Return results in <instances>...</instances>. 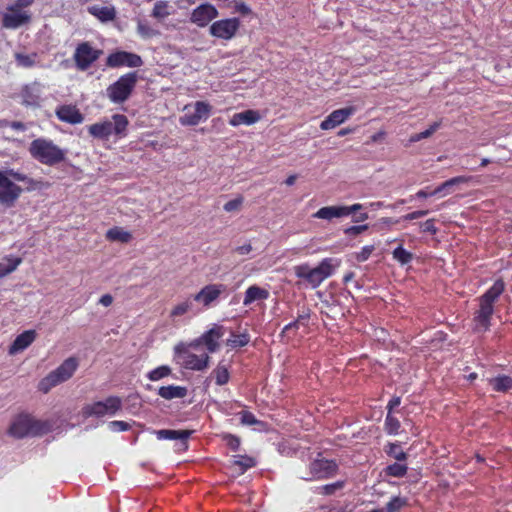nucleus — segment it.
Here are the masks:
<instances>
[{"label":"nucleus","mask_w":512,"mask_h":512,"mask_svg":"<svg viewBox=\"0 0 512 512\" xmlns=\"http://www.w3.org/2000/svg\"><path fill=\"white\" fill-rule=\"evenodd\" d=\"M505 284L498 279L494 284L478 298L479 308L473 318V329L476 332H485L490 328L491 318L494 313V304L504 292Z\"/></svg>","instance_id":"obj_1"},{"label":"nucleus","mask_w":512,"mask_h":512,"mask_svg":"<svg viewBox=\"0 0 512 512\" xmlns=\"http://www.w3.org/2000/svg\"><path fill=\"white\" fill-rule=\"evenodd\" d=\"M339 258H324L316 267L308 264H301L294 267V274L301 279L308 287L318 288L327 278L331 277L340 267Z\"/></svg>","instance_id":"obj_2"},{"label":"nucleus","mask_w":512,"mask_h":512,"mask_svg":"<svg viewBox=\"0 0 512 512\" xmlns=\"http://www.w3.org/2000/svg\"><path fill=\"white\" fill-rule=\"evenodd\" d=\"M31 156L44 165L53 166L65 159L66 151L58 147L51 140L38 138L31 142L29 147Z\"/></svg>","instance_id":"obj_3"},{"label":"nucleus","mask_w":512,"mask_h":512,"mask_svg":"<svg viewBox=\"0 0 512 512\" xmlns=\"http://www.w3.org/2000/svg\"><path fill=\"white\" fill-rule=\"evenodd\" d=\"M78 368V360L74 357L67 358L59 367L50 372L38 384L43 393L49 392L53 387L70 379Z\"/></svg>","instance_id":"obj_4"},{"label":"nucleus","mask_w":512,"mask_h":512,"mask_svg":"<svg viewBox=\"0 0 512 512\" xmlns=\"http://www.w3.org/2000/svg\"><path fill=\"white\" fill-rule=\"evenodd\" d=\"M138 77L136 72H129L122 75L115 83L107 88V96L113 103H123L131 95L135 88Z\"/></svg>","instance_id":"obj_5"},{"label":"nucleus","mask_w":512,"mask_h":512,"mask_svg":"<svg viewBox=\"0 0 512 512\" xmlns=\"http://www.w3.org/2000/svg\"><path fill=\"white\" fill-rule=\"evenodd\" d=\"M43 432V425L26 414L16 416L10 424L8 433L14 438L36 436Z\"/></svg>","instance_id":"obj_6"},{"label":"nucleus","mask_w":512,"mask_h":512,"mask_svg":"<svg viewBox=\"0 0 512 512\" xmlns=\"http://www.w3.org/2000/svg\"><path fill=\"white\" fill-rule=\"evenodd\" d=\"M122 407V401L117 396H110L103 401H97L87 404L82 408V416L88 417H104L114 416Z\"/></svg>","instance_id":"obj_7"},{"label":"nucleus","mask_w":512,"mask_h":512,"mask_svg":"<svg viewBox=\"0 0 512 512\" xmlns=\"http://www.w3.org/2000/svg\"><path fill=\"white\" fill-rule=\"evenodd\" d=\"M102 53V50L96 49L90 42L79 43L73 54V59L77 69L80 71H86L100 58Z\"/></svg>","instance_id":"obj_8"},{"label":"nucleus","mask_w":512,"mask_h":512,"mask_svg":"<svg viewBox=\"0 0 512 512\" xmlns=\"http://www.w3.org/2000/svg\"><path fill=\"white\" fill-rule=\"evenodd\" d=\"M211 106L204 101H197L193 106L187 105L184 108V115L179 122L184 126H195L208 119Z\"/></svg>","instance_id":"obj_9"},{"label":"nucleus","mask_w":512,"mask_h":512,"mask_svg":"<svg viewBox=\"0 0 512 512\" xmlns=\"http://www.w3.org/2000/svg\"><path fill=\"white\" fill-rule=\"evenodd\" d=\"M175 353L180 363L186 369L201 371L208 366L209 356L205 353L196 355L189 352L183 345H177Z\"/></svg>","instance_id":"obj_10"},{"label":"nucleus","mask_w":512,"mask_h":512,"mask_svg":"<svg viewBox=\"0 0 512 512\" xmlns=\"http://www.w3.org/2000/svg\"><path fill=\"white\" fill-rule=\"evenodd\" d=\"M336 469L337 465L335 462L326 459H316L310 463L308 472L300 477L307 481L328 478L335 474Z\"/></svg>","instance_id":"obj_11"},{"label":"nucleus","mask_w":512,"mask_h":512,"mask_svg":"<svg viewBox=\"0 0 512 512\" xmlns=\"http://www.w3.org/2000/svg\"><path fill=\"white\" fill-rule=\"evenodd\" d=\"M240 27V20L236 17L221 19L213 22L209 28L211 36L222 39L231 40Z\"/></svg>","instance_id":"obj_12"},{"label":"nucleus","mask_w":512,"mask_h":512,"mask_svg":"<svg viewBox=\"0 0 512 512\" xmlns=\"http://www.w3.org/2000/svg\"><path fill=\"white\" fill-rule=\"evenodd\" d=\"M31 21V13L16 9L9 5L2 17V26L6 29H17Z\"/></svg>","instance_id":"obj_13"},{"label":"nucleus","mask_w":512,"mask_h":512,"mask_svg":"<svg viewBox=\"0 0 512 512\" xmlns=\"http://www.w3.org/2000/svg\"><path fill=\"white\" fill-rule=\"evenodd\" d=\"M219 12L217 8L210 4L204 3L197 6L191 12L190 21L198 27H206L212 20L217 18Z\"/></svg>","instance_id":"obj_14"},{"label":"nucleus","mask_w":512,"mask_h":512,"mask_svg":"<svg viewBox=\"0 0 512 512\" xmlns=\"http://www.w3.org/2000/svg\"><path fill=\"white\" fill-rule=\"evenodd\" d=\"M107 66L115 68L121 66H127L130 68H137L142 66L143 61L141 57L137 54L126 52V51H117L115 53H111L107 57L106 61Z\"/></svg>","instance_id":"obj_15"},{"label":"nucleus","mask_w":512,"mask_h":512,"mask_svg":"<svg viewBox=\"0 0 512 512\" xmlns=\"http://www.w3.org/2000/svg\"><path fill=\"white\" fill-rule=\"evenodd\" d=\"M22 189L4 174L0 180V203L10 207L19 198Z\"/></svg>","instance_id":"obj_16"},{"label":"nucleus","mask_w":512,"mask_h":512,"mask_svg":"<svg viewBox=\"0 0 512 512\" xmlns=\"http://www.w3.org/2000/svg\"><path fill=\"white\" fill-rule=\"evenodd\" d=\"M356 112L355 107L349 106L334 110L320 124L322 130H331L336 126L344 123L350 116Z\"/></svg>","instance_id":"obj_17"},{"label":"nucleus","mask_w":512,"mask_h":512,"mask_svg":"<svg viewBox=\"0 0 512 512\" xmlns=\"http://www.w3.org/2000/svg\"><path fill=\"white\" fill-rule=\"evenodd\" d=\"M225 291L222 284H210L203 287L194 296V301L201 303L204 307L210 306Z\"/></svg>","instance_id":"obj_18"},{"label":"nucleus","mask_w":512,"mask_h":512,"mask_svg":"<svg viewBox=\"0 0 512 512\" xmlns=\"http://www.w3.org/2000/svg\"><path fill=\"white\" fill-rule=\"evenodd\" d=\"M57 117L69 124H79L83 121L84 117L74 105H62L56 109Z\"/></svg>","instance_id":"obj_19"},{"label":"nucleus","mask_w":512,"mask_h":512,"mask_svg":"<svg viewBox=\"0 0 512 512\" xmlns=\"http://www.w3.org/2000/svg\"><path fill=\"white\" fill-rule=\"evenodd\" d=\"M159 440H179L184 449L187 448L186 441L191 435L189 430L161 429L154 432Z\"/></svg>","instance_id":"obj_20"},{"label":"nucleus","mask_w":512,"mask_h":512,"mask_svg":"<svg viewBox=\"0 0 512 512\" xmlns=\"http://www.w3.org/2000/svg\"><path fill=\"white\" fill-rule=\"evenodd\" d=\"M223 336V328L221 326H214L206 333H204L200 341L204 343L210 353L215 352L218 347V340Z\"/></svg>","instance_id":"obj_21"},{"label":"nucleus","mask_w":512,"mask_h":512,"mask_svg":"<svg viewBox=\"0 0 512 512\" xmlns=\"http://www.w3.org/2000/svg\"><path fill=\"white\" fill-rule=\"evenodd\" d=\"M36 337V333L33 330H27L16 337L13 344L10 346L9 353L16 354L26 349Z\"/></svg>","instance_id":"obj_22"},{"label":"nucleus","mask_w":512,"mask_h":512,"mask_svg":"<svg viewBox=\"0 0 512 512\" xmlns=\"http://www.w3.org/2000/svg\"><path fill=\"white\" fill-rule=\"evenodd\" d=\"M260 119V115L257 111L254 110H246L240 113H236L232 116L229 121L231 126H239L242 124L252 125L256 123Z\"/></svg>","instance_id":"obj_23"},{"label":"nucleus","mask_w":512,"mask_h":512,"mask_svg":"<svg viewBox=\"0 0 512 512\" xmlns=\"http://www.w3.org/2000/svg\"><path fill=\"white\" fill-rule=\"evenodd\" d=\"M345 210L342 205L339 206H325L320 208L317 212H315L312 217L317 219H323L331 221L334 218H342L345 217Z\"/></svg>","instance_id":"obj_24"},{"label":"nucleus","mask_w":512,"mask_h":512,"mask_svg":"<svg viewBox=\"0 0 512 512\" xmlns=\"http://www.w3.org/2000/svg\"><path fill=\"white\" fill-rule=\"evenodd\" d=\"M188 390L184 386L168 385L158 389V395L165 400L184 398Z\"/></svg>","instance_id":"obj_25"},{"label":"nucleus","mask_w":512,"mask_h":512,"mask_svg":"<svg viewBox=\"0 0 512 512\" xmlns=\"http://www.w3.org/2000/svg\"><path fill=\"white\" fill-rule=\"evenodd\" d=\"M88 12L102 22L114 20L116 11L112 6L93 5L88 7Z\"/></svg>","instance_id":"obj_26"},{"label":"nucleus","mask_w":512,"mask_h":512,"mask_svg":"<svg viewBox=\"0 0 512 512\" xmlns=\"http://www.w3.org/2000/svg\"><path fill=\"white\" fill-rule=\"evenodd\" d=\"M269 297V292L257 285H252L247 288L243 300L245 306H249L255 301L266 300Z\"/></svg>","instance_id":"obj_27"},{"label":"nucleus","mask_w":512,"mask_h":512,"mask_svg":"<svg viewBox=\"0 0 512 512\" xmlns=\"http://www.w3.org/2000/svg\"><path fill=\"white\" fill-rule=\"evenodd\" d=\"M467 181H468V178L465 176H457V177L451 178V179L443 182L435 190H433L431 192V195H440V196L449 195L452 192V189L454 186L462 184V183H466Z\"/></svg>","instance_id":"obj_28"},{"label":"nucleus","mask_w":512,"mask_h":512,"mask_svg":"<svg viewBox=\"0 0 512 512\" xmlns=\"http://www.w3.org/2000/svg\"><path fill=\"white\" fill-rule=\"evenodd\" d=\"M88 131L95 138L108 139L112 135V126L110 121L98 122L90 125Z\"/></svg>","instance_id":"obj_29"},{"label":"nucleus","mask_w":512,"mask_h":512,"mask_svg":"<svg viewBox=\"0 0 512 512\" xmlns=\"http://www.w3.org/2000/svg\"><path fill=\"white\" fill-rule=\"evenodd\" d=\"M489 384L496 392H508L509 390H512V377L499 375L489 379Z\"/></svg>","instance_id":"obj_30"},{"label":"nucleus","mask_w":512,"mask_h":512,"mask_svg":"<svg viewBox=\"0 0 512 512\" xmlns=\"http://www.w3.org/2000/svg\"><path fill=\"white\" fill-rule=\"evenodd\" d=\"M106 238L114 242L128 243L131 241L132 235L121 227H113L106 232Z\"/></svg>","instance_id":"obj_31"},{"label":"nucleus","mask_w":512,"mask_h":512,"mask_svg":"<svg viewBox=\"0 0 512 512\" xmlns=\"http://www.w3.org/2000/svg\"><path fill=\"white\" fill-rule=\"evenodd\" d=\"M112 126V134L123 137L126 134V128L128 126V119L125 115L115 114L112 116L110 121Z\"/></svg>","instance_id":"obj_32"},{"label":"nucleus","mask_w":512,"mask_h":512,"mask_svg":"<svg viewBox=\"0 0 512 512\" xmlns=\"http://www.w3.org/2000/svg\"><path fill=\"white\" fill-rule=\"evenodd\" d=\"M255 464V460L249 456L237 455L232 460V466L239 474H243L247 469L255 466Z\"/></svg>","instance_id":"obj_33"},{"label":"nucleus","mask_w":512,"mask_h":512,"mask_svg":"<svg viewBox=\"0 0 512 512\" xmlns=\"http://www.w3.org/2000/svg\"><path fill=\"white\" fill-rule=\"evenodd\" d=\"M22 259L19 257H5L0 262V278L7 276L16 270V268L20 265Z\"/></svg>","instance_id":"obj_34"},{"label":"nucleus","mask_w":512,"mask_h":512,"mask_svg":"<svg viewBox=\"0 0 512 512\" xmlns=\"http://www.w3.org/2000/svg\"><path fill=\"white\" fill-rule=\"evenodd\" d=\"M171 6L167 1H157L152 10V16L156 19L163 20L172 14Z\"/></svg>","instance_id":"obj_35"},{"label":"nucleus","mask_w":512,"mask_h":512,"mask_svg":"<svg viewBox=\"0 0 512 512\" xmlns=\"http://www.w3.org/2000/svg\"><path fill=\"white\" fill-rule=\"evenodd\" d=\"M393 259L397 261L401 265H406L413 260V254L406 249L402 245H399L392 252Z\"/></svg>","instance_id":"obj_36"},{"label":"nucleus","mask_w":512,"mask_h":512,"mask_svg":"<svg viewBox=\"0 0 512 512\" xmlns=\"http://www.w3.org/2000/svg\"><path fill=\"white\" fill-rule=\"evenodd\" d=\"M137 33L143 39H150L159 34L157 30L152 28L146 21L139 20L137 23Z\"/></svg>","instance_id":"obj_37"},{"label":"nucleus","mask_w":512,"mask_h":512,"mask_svg":"<svg viewBox=\"0 0 512 512\" xmlns=\"http://www.w3.org/2000/svg\"><path fill=\"white\" fill-rule=\"evenodd\" d=\"M15 59L19 66L24 67V68H30L36 64L37 54H35V53H32V54L16 53Z\"/></svg>","instance_id":"obj_38"},{"label":"nucleus","mask_w":512,"mask_h":512,"mask_svg":"<svg viewBox=\"0 0 512 512\" xmlns=\"http://www.w3.org/2000/svg\"><path fill=\"white\" fill-rule=\"evenodd\" d=\"M172 370L169 366L167 365H162V366H159L153 370H151L147 377L149 380L151 381H158V380H161L167 376H169L171 374Z\"/></svg>","instance_id":"obj_39"},{"label":"nucleus","mask_w":512,"mask_h":512,"mask_svg":"<svg viewBox=\"0 0 512 512\" xmlns=\"http://www.w3.org/2000/svg\"><path fill=\"white\" fill-rule=\"evenodd\" d=\"M193 308V301L188 298L183 302L177 304L171 311L172 317L182 316L188 312H190Z\"/></svg>","instance_id":"obj_40"},{"label":"nucleus","mask_w":512,"mask_h":512,"mask_svg":"<svg viewBox=\"0 0 512 512\" xmlns=\"http://www.w3.org/2000/svg\"><path fill=\"white\" fill-rule=\"evenodd\" d=\"M217 385H224L229 380V372L225 365L219 364L213 371Z\"/></svg>","instance_id":"obj_41"},{"label":"nucleus","mask_w":512,"mask_h":512,"mask_svg":"<svg viewBox=\"0 0 512 512\" xmlns=\"http://www.w3.org/2000/svg\"><path fill=\"white\" fill-rule=\"evenodd\" d=\"M400 428L399 420L388 412L385 419V430L390 435H396Z\"/></svg>","instance_id":"obj_42"},{"label":"nucleus","mask_w":512,"mask_h":512,"mask_svg":"<svg viewBox=\"0 0 512 512\" xmlns=\"http://www.w3.org/2000/svg\"><path fill=\"white\" fill-rule=\"evenodd\" d=\"M407 465L402 463H393L386 467L385 471L386 474L393 477H402L407 472Z\"/></svg>","instance_id":"obj_43"},{"label":"nucleus","mask_w":512,"mask_h":512,"mask_svg":"<svg viewBox=\"0 0 512 512\" xmlns=\"http://www.w3.org/2000/svg\"><path fill=\"white\" fill-rule=\"evenodd\" d=\"M250 341V338L247 334L236 335L232 334V336L227 340V345L236 348L243 347L247 345Z\"/></svg>","instance_id":"obj_44"},{"label":"nucleus","mask_w":512,"mask_h":512,"mask_svg":"<svg viewBox=\"0 0 512 512\" xmlns=\"http://www.w3.org/2000/svg\"><path fill=\"white\" fill-rule=\"evenodd\" d=\"M386 452L397 461H404L407 458L406 453L401 449L400 445L396 443L389 444V448Z\"/></svg>","instance_id":"obj_45"},{"label":"nucleus","mask_w":512,"mask_h":512,"mask_svg":"<svg viewBox=\"0 0 512 512\" xmlns=\"http://www.w3.org/2000/svg\"><path fill=\"white\" fill-rule=\"evenodd\" d=\"M440 127V122H434L429 126L428 129H426L423 132L414 134L411 136L410 141L411 142H418L422 139L430 137L438 128Z\"/></svg>","instance_id":"obj_46"},{"label":"nucleus","mask_w":512,"mask_h":512,"mask_svg":"<svg viewBox=\"0 0 512 512\" xmlns=\"http://www.w3.org/2000/svg\"><path fill=\"white\" fill-rule=\"evenodd\" d=\"M407 504L405 498L395 496L386 504L387 512H398L402 507Z\"/></svg>","instance_id":"obj_47"},{"label":"nucleus","mask_w":512,"mask_h":512,"mask_svg":"<svg viewBox=\"0 0 512 512\" xmlns=\"http://www.w3.org/2000/svg\"><path fill=\"white\" fill-rule=\"evenodd\" d=\"M374 250H375V247L373 245H366V246L362 247L361 251L356 253L355 258L358 262H364L370 257V255L372 254V252Z\"/></svg>","instance_id":"obj_48"},{"label":"nucleus","mask_w":512,"mask_h":512,"mask_svg":"<svg viewBox=\"0 0 512 512\" xmlns=\"http://www.w3.org/2000/svg\"><path fill=\"white\" fill-rule=\"evenodd\" d=\"M242 203L243 197L239 196L235 199L228 201L223 208L226 212H234L240 209Z\"/></svg>","instance_id":"obj_49"},{"label":"nucleus","mask_w":512,"mask_h":512,"mask_svg":"<svg viewBox=\"0 0 512 512\" xmlns=\"http://www.w3.org/2000/svg\"><path fill=\"white\" fill-rule=\"evenodd\" d=\"M108 427L113 432H122V431H127L130 428V425H129V423H127L125 421L115 420V421H111L108 424Z\"/></svg>","instance_id":"obj_50"},{"label":"nucleus","mask_w":512,"mask_h":512,"mask_svg":"<svg viewBox=\"0 0 512 512\" xmlns=\"http://www.w3.org/2000/svg\"><path fill=\"white\" fill-rule=\"evenodd\" d=\"M368 229V225H357V226H350L344 229V233L347 236H357L358 234H361L365 230Z\"/></svg>","instance_id":"obj_51"},{"label":"nucleus","mask_w":512,"mask_h":512,"mask_svg":"<svg viewBox=\"0 0 512 512\" xmlns=\"http://www.w3.org/2000/svg\"><path fill=\"white\" fill-rule=\"evenodd\" d=\"M302 326L300 323H297V320L287 324L283 330L282 335L286 337H290L291 334H294L299 328Z\"/></svg>","instance_id":"obj_52"},{"label":"nucleus","mask_w":512,"mask_h":512,"mask_svg":"<svg viewBox=\"0 0 512 512\" xmlns=\"http://www.w3.org/2000/svg\"><path fill=\"white\" fill-rule=\"evenodd\" d=\"M343 487V482H335L321 487L322 493L326 495L333 494L336 490Z\"/></svg>","instance_id":"obj_53"},{"label":"nucleus","mask_w":512,"mask_h":512,"mask_svg":"<svg viewBox=\"0 0 512 512\" xmlns=\"http://www.w3.org/2000/svg\"><path fill=\"white\" fill-rule=\"evenodd\" d=\"M3 173L5 175H7V178L10 179H14L16 181H21V182H24L27 180V176L25 174H22L20 172H17V171H14L13 169H8L6 171H3Z\"/></svg>","instance_id":"obj_54"},{"label":"nucleus","mask_w":512,"mask_h":512,"mask_svg":"<svg viewBox=\"0 0 512 512\" xmlns=\"http://www.w3.org/2000/svg\"><path fill=\"white\" fill-rule=\"evenodd\" d=\"M241 423L245 425H254L258 423V421L252 413L243 411L241 413Z\"/></svg>","instance_id":"obj_55"},{"label":"nucleus","mask_w":512,"mask_h":512,"mask_svg":"<svg viewBox=\"0 0 512 512\" xmlns=\"http://www.w3.org/2000/svg\"><path fill=\"white\" fill-rule=\"evenodd\" d=\"M30 90H32V88L26 87L22 93L23 102L26 105H34L38 102V97H32V95H29Z\"/></svg>","instance_id":"obj_56"},{"label":"nucleus","mask_w":512,"mask_h":512,"mask_svg":"<svg viewBox=\"0 0 512 512\" xmlns=\"http://www.w3.org/2000/svg\"><path fill=\"white\" fill-rule=\"evenodd\" d=\"M428 213H429V211H428V210H418V211H414V212H411V213L406 214L405 216H403V220L411 221V220H414V219H418V218L424 217V216H426Z\"/></svg>","instance_id":"obj_57"},{"label":"nucleus","mask_w":512,"mask_h":512,"mask_svg":"<svg viewBox=\"0 0 512 512\" xmlns=\"http://www.w3.org/2000/svg\"><path fill=\"white\" fill-rule=\"evenodd\" d=\"M421 228H422L423 232H430L432 234H435L436 230H437L434 225L433 219H429V220L425 221L424 223H422Z\"/></svg>","instance_id":"obj_58"},{"label":"nucleus","mask_w":512,"mask_h":512,"mask_svg":"<svg viewBox=\"0 0 512 512\" xmlns=\"http://www.w3.org/2000/svg\"><path fill=\"white\" fill-rule=\"evenodd\" d=\"M342 207L346 211L345 212V217H346V216H349L352 213H355V212L363 209L364 205L360 204V203H355V204H353L351 206H344V205H342Z\"/></svg>","instance_id":"obj_59"},{"label":"nucleus","mask_w":512,"mask_h":512,"mask_svg":"<svg viewBox=\"0 0 512 512\" xmlns=\"http://www.w3.org/2000/svg\"><path fill=\"white\" fill-rule=\"evenodd\" d=\"M310 318V311L305 310L301 314L297 316V323H300L302 326H306L308 324V320Z\"/></svg>","instance_id":"obj_60"},{"label":"nucleus","mask_w":512,"mask_h":512,"mask_svg":"<svg viewBox=\"0 0 512 512\" xmlns=\"http://www.w3.org/2000/svg\"><path fill=\"white\" fill-rule=\"evenodd\" d=\"M33 2H34V0H17L11 6H13L16 9L24 10V8L29 7L30 5H32Z\"/></svg>","instance_id":"obj_61"},{"label":"nucleus","mask_w":512,"mask_h":512,"mask_svg":"<svg viewBox=\"0 0 512 512\" xmlns=\"http://www.w3.org/2000/svg\"><path fill=\"white\" fill-rule=\"evenodd\" d=\"M227 443L232 450H237L240 446V441L237 437L229 435L227 437Z\"/></svg>","instance_id":"obj_62"},{"label":"nucleus","mask_w":512,"mask_h":512,"mask_svg":"<svg viewBox=\"0 0 512 512\" xmlns=\"http://www.w3.org/2000/svg\"><path fill=\"white\" fill-rule=\"evenodd\" d=\"M113 302V297L110 295V294H105L103 296H101V298L99 299V303L105 307H108L112 304Z\"/></svg>","instance_id":"obj_63"},{"label":"nucleus","mask_w":512,"mask_h":512,"mask_svg":"<svg viewBox=\"0 0 512 512\" xmlns=\"http://www.w3.org/2000/svg\"><path fill=\"white\" fill-rule=\"evenodd\" d=\"M252 250V246L250 244H245V245H242V246H239L236 248V252L240 255H246L248 253H250Z\"/></svg>","instance_id":"obj_64"}]
</instances>
